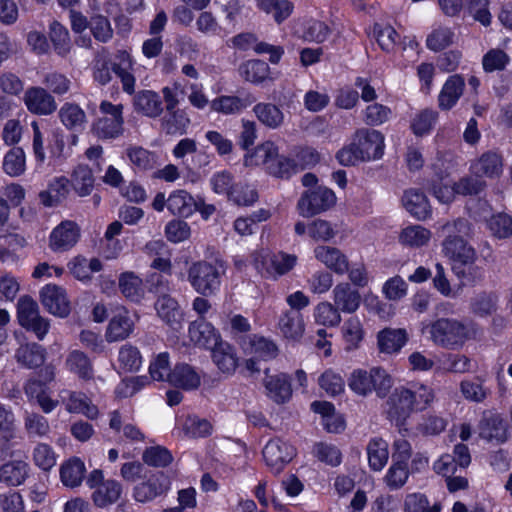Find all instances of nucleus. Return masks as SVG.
Instances as JSON below:
<instances>
[{
	"instance_id": "nucleus-36",
	"label": "nucleus",
	"mask_w": 512,
	"mask_h": 512,
	"mask_svg": "<svg viewBox=\"0 0 512 512\" xmlns=\"http://www.w3.org/2000/svg\"><path fill=\"white\" fill-rule=\"evenodd\" d=\"M122 491L120 482L114 479H107L105 483L93 491L91 498L95 506L107 508L120 499Z\"/></svg>"
},
{
	"instance_id": "nucleus-34",
	"label": "nucleus",
	"mask_w": 512,
	"mask_h": 512,
	"mask_svg": "<svg viewBox=\"0 0 512 512\" xmlns=\"http://www.w3.org/2000/svg\"><path fill=\"white\" fill-rule=\"evenodd\" d=\"M60 122L71 131H82L87 123L85 111L76 103L65 102L58 111Z\"/></svg>"
},
{
	"instance_id": "nucleus-27",
	"label": "nucleus",
	"mask_w": 512,
	"mask_h": 512,
	"mask_svg": "<svg viewBox=\"0 0 512 512\" xmlns=\"http://www.w3.org/2000/svg\"><path fill=\"white\" fill-rule=\"evenodd\" d=\"M210 350L213 363L222 373L230 375L235 372L238 366V357L232 345L220 339Z\"/></svg>"
},
{
	"instance_id": "nucleus-59",
	"label": "nucleus",
	"mask_w": 512,
	"mask_h": 512,
	"mask_svg": "<svg viewBox=\"0 0 512 512\" xmlns=\"http://www.w3.org/2000/svg\"><path fill=\"white\" fill-rule=\"evenodd\" d=\"M195 26L200 34L208 37H220L224 32L217 17L210 11H202L196 18Z\"/></svg>"
},
{
	"instance_id": "nucleus-52",
	"label": "nucleus",
	"mask_w": 512,
	"mask_h": 512,
	"mask_svg": "<svg viewBox=\"0 0 512 512\" xmlns=\"http://www.w3.org/2000/svg\"><path fill=\"white\" fill-rule=\"evenodd\" d=\"M313 317L317 324L325 327H335L341 322V315L336 306L330 302L318 303L313 310Z\"/></svg>"
},
{
	"instance_id": "nucleus-20",
	"label": "nucleus",
	"mask_w": 512,
	"mask_h": 512,
	"mask_svg": "<svg viewBox=\"0 0 512 512\" xmlns=\"http://www.w3.org/2000/svg\"><path fill=\"white\" fill-rule=\"evenodd\" d=\"M170 489V481L163 473H158L134 487L133 497L137 502L145 503L166 493Z\"/></svg>"
},
{
	"instance_id": "nucleus-11",
	"label": "nucleus",
	"mask_w": 512,
	"mask_h": 512,
	"mask_svg": "<svg viewBox=\"0 0 512 512\" xmlns=\"http://www.w3.org/2000/svg\"><path fill=\"white\" fill-rule=\"evenodd\" d=\"M295 456V449L289 443L279 439H271L263 448V458L270 470L277 474Z\"/></svg>"
},
{
	"instance_id": "nucleus-21",
	"label": "nucleus",
	"mask_w": 512,
	"mask_h": 512,
	"mask_svg": "<svg viewBox=\"0 0 512 512\" xmlns=\"http://www.w3.org/2000/svg\"><path fill=\"white\" fill-rule=\"evenodd\" d=\"M334 305L339 312L352 314L358 310L361 304L360 293L352 288L350 283H338L332 290Z\"/></svg>"
},
{
	"instance_id": "nucleus-8",
	"label": "nucleus",
	"mask_w": 512,
	"mask_h": 512,
	"mask_svg": "<svg viewBox=\"0 0 512 512\" xmlns=\"http://www.w3.org/2000/svg\"><path fill=\"white\" fill-rule=\"evenodd\" d=\"M336 203V196L331 189L317 187L305 191L297 203V210L303 217H312L329 210Z\"/></svg>"
},
{
	"instance_id": "nucleus-44",
	"label": "nucleus",
	"mask_w": 512,
	"mask_h": 512,
	"mask_svg": "<svg viewBox=\"0 0 512 512\" xmlns=\"http://www.w3.org/2000/svg\"><path fill=\"white\" fill-rule=\"evenodd\" d=\"M68 268L76 279L89 281L93 273L102 269V263L97 258L87 259L83 256H77L68 263Z\"/></svg>"
},
{
	"instance_id": "nucleus-18",
	"label": "nucleus",
	"mask_w": 512,
	"mask_h": 512,
	"mask_svg": "<svg viewBox=\"0 0 512 512\" xmlns=\"http://www.w3.org/2000/svg\"><path fill=\"white\" fill-rule=\"evenodd\" d=\"M80 229L73 221H63L50 234V248L53 251H66L72 248L79 239Z\"/></svg>"
},
{
	"instance_id": "nucleus-14",
	"label": "nucleus",
	"mask_w": 512,
	"mask_h": 512,
	"mask_svg": "<svg viewBox=\"0 0 512 512\" xmlns=\"http://www.w3.org/2000/svg\"><path fill=\"white\" fill-rule=\"evenodd\" d=\"M278 154V146L273 141L266 140L246 152L243 163L246 167L262 166L268 172L269 167L277 160Z\"/></svg>"
},
{
	"instance_id": "nucleus-54",
	"label": "nucleus",
	"mask_w": 512,
	"mask_h": 512,
	"mask_svg": "<svg viewBox=\"0 0 512 512\" xmlns=\"http://www.w3.org/2000/svg\"><path fill=\"white\" fill-rule=\"evenodd\" d=\"M142 356L139 349L131 344H124L118 352L120 369L125 372H135L142 366Z\"/></svg>"
},
{
	"instance_id": "nucleus-5",
	"label": "nucleus",
	"mask_w": 512,
	"mask_h": 512,
	"mask_svg": "<svg viewBox=\"0 0 512 512\" xmlns=\"http://www.w3.org/2000/svg\"><path fill=\"white\" fill-rule=\"evenodd\" d=\"M392 385L391 376L380 367H372L369 370L356 369L348 378L349 388L359 396H367L375 391L378 397L384 398Z\"/></svg>"
},
{
	"instance_id": "nucleus-16",
	"label": "nucleus",
	"mask_w": 512,
	"mask_h": 512,
	"mask_svg": "<svg viewBox=\"0 0 512 512\" xmlns=\"http://www.w3.org/2000/svg\"><path fill=\"white\" fill-rule=\"evenodd\" d=\"M154 307L159 318L170 328L179 330L182 327L183 312L175 298L166 293L159 295Z\"/></svg>"
},
{
	"instance_id": "nucleus-49",
	"label": "nucleus",
	"mask_w": 512,
	"mask_h": 512,
	"mask_svg": "<svg viewBox=\"0 0 512 512\" xmlns=\"http://www.w3.org/2000/svg\"><path fill=\"white\" fill-rule=\"evenodd\" d=\"M49 37L53 44L54 51L61 57H66L72 48L69 32L65 26L58 21L50 24Z\"/></svg>"
},
{
	"instance_id": "nucleus-60",
	"label": "nucleus",
	"mask_w": 512,
	"mask_h": 512,
	"mask_svg": "<svg viewBox=\"0 0 512 512\" xmlns=\"http://www.w3.org/2000/svg\"><path fill=\"white\" fill-rule=\"evenodd\" d=\"M228 199L239 206H250L258 200V193L253 185L238 182L234 184Z\"/></svg>"
},
{
	"instance_id": "nucleus-12",
	"label": "nucleus",
	"mask_w": 512,
	"mask_h": 512,
	"mask_svg": "<svg viewBox=\"0 0 512 512\" xmlns=\"http://www.w3.org/2000/svg\"><path fill=\"white\" fill-rule=\"evenodd\" d=\"M23 101L32 114L47 116L57 110L55 98L42 87H29L24 93Z\"/></svg>"
},
{
	"instance_id": "nucleus-22",
	"label": "nucleus",
	"mask_w": 512,
	"mask_h": 512,
	"mask_svg": "<svg viewBox=\"0 0 512 512\" xmlns=\"http://www.w3.org/2000/svg\"><path fill=\"white\" fill-rule=\"evenodd\" d=\"M402 204L407 212L417 220H426L432 214L427 196L418 189H408L402 197Z\"/></svg>"
},
{
	"instance_id": "nucleus-29",
	"label": "nucleus",
	"mask_w": 512,
	"mask_h": 512,
	"mask_svg": "<svg viewBox=\"0 0 512 512\" xmlns=\"http://www.w3.org/2000/svg\"><path fill=\"white\" fill-rule=\"evenodd\" d=\"M191 120L185 109L166 110L160 120V128L167 135H183L187 132Z\"/></svg>"
},
{
	"instance_id": "nucleus-4",
	"label": "nucleus",
	"mask_w": 512,
	"mask_h": 512,
	"mask_svg": "<svg viewBox=\"0 0 512 512\" xmlns=\"http://www.w3.org/2000/svg\"><path fill=\"white\" fill-rule=\"evenodd\" d=\"M225 272L226 265L222 260H216L214 263L198 261L189 267L187 279L198 294L208 297L220 290L221 277Z\"/></svg>"
},
{
	"instance_id": "nucleus-32",
	"label": "nucleus",
	"mask_w": 512,
	"mask_h": 512,
	"mask_svg": "<svg viewBox=\"0 0 512 512\" xmlns=\"http://www.w3.org/2000/svg\"><path fill=\"white\" fill-rule=\"evenodd\" d=\"M116 59L117 62L113 64L112 70L120 78L123 90L132 94L135 91L136 82L132 57L126 51H119Z\"/></svg>"
},
{
	"instance_id": "nucleus-56",
	"label": "nucleus",
	"mask_w": 512,
	"mask_h": 512,
	"mask_svg": "<svg viewBox=\"0 0 512 512\" xmlns=\"http://www.w3.org/2000/svg\"><path fill=\"white\" fill-rule=\"evenodd\" d=\"M24 428L29 437L44 438L51 431L48 419L35 412H26L24 416Z\"/></svg>"
},
{
	"instance_id": "nucleus-43",
	"label": "nucleus",
	"mask_w": 512,
	"mask_h": 512,
	"mask_svg": "<svg viewBox=\"0 0 512 512\" xmlns=\"http://www.w3.org/2000/svg\"><path fill=\"white\" fill-rule=\"evenodd\" d=\"M45 349L36 343L21 345L15 354L19 364L26 368H37L45 361Z\"/></svg>"
},
{
	"instance_id": "nucleus-23",
	"label": "nucleus",
	"mask_w": 512,
	"mask_h": 512,
	"mask_svg": "<svg viewBox=\"0 0 512 512\" xmlns=\"http://www.w3.org/2000/svg\"><path fill=\"white\" fill-rule=\"evenodd\" d=\"M277 328L284 338L298 341L305 332L303 314L296 310L283 311L279 316Z\"/></svg>"
},
{
	"instance_id": "nucleus-45",
	"label": "nucleus",
	"mask_w": 512,
	"mask_h": 512,
	"mask_svg": "<svg viewBox=\"0 0 512 512\" xmlns=\"http://www.w3.org/2000/svg\"><path fill=\"white\" fill-rule=\"evenodd\" d=\"M66 368L79 378L89 380L93 377V366L88 356L79 350L71 351L66 360Z\"/></svg>"
},
{
	"instance_id": "nucleus-64",
	"label": "nucleus",
	"mask_w": 512,
	"mask_h": 512,
	"mask_svg": "<svg viewBox=\"0 0 512 512\" xmlns=\"http://www.w3.org/2000/svg\"><path fill=\"white\" fill-rule=\"evenodd\" d=\"M510 62L509 55L502 49H490L482 58V66L485 72L501 71Z\"/></svg>"
},
{
	"instance_id": "nucleus-47",
	"label": "nucleus",
	"mask_w": 512,
	"mask_h": 512,
	"mask_svg": "<svg viewBox=\"0 0 512 512\" xmlns=\"http://www.w3.org/2000/svg\"><path fill=\"white\" fill-rule=\"evenodd\" d=\"M29 466L24 461H10L0 468V482L9 486H18L28 475Z\"/></svg>"
},
{
	"instance_id": "nucleus-9",
	"label": "nucleus",
	"mask_w": 512,
	"mask_h": 512,
	"mask_svg": "<svg viewBox=\"0 0 512 512\" xmlns=\"http://www.w3.org/2000/svg\"><path fill=\"white\" fill-rule=\"evenodd\" d=\"M414 412L411 402L410 388L399 386L393 390L386 401L388 418L397 426L404 424L405 420Z\"/></svg>"
},
{
	"instance_id": "nucleus-25",
	"label": "nucleus",
	"mask_w": 512,
	"mask_h": 512,
	"mask_svg": "<svg viewBox=\"0 0 512 512\" xmlns=\"http://www.w3.org/2000/svg\"><path fill=\"white\" fill-rule=\"evenodd\" d=\"M188 335L195 345L206 349H211L221 339L217 330L204 320L190 323Z\"/></svg>"
},
{
	"instance_id": "nucleus-3",
	"label": "nucleus",
	"mask_w": 512,
	"mask_h": 512,
	"mask_svg": "<svg viewBox=\"0 0 512 512\" xmlns=\"http://www.w3.org/2000/svg\"><path fill=\"white\" fill-rule=\"evenodd\" d=\"M384 136L377 130L361 129L353 142L338 151L336 157L344 166L355 165L360 161L379 159L384 153Z\"/></svg>"
},
{
	"instance_id": "nucleus-1",
	"label": "nucleus",
	"mask_w": 512,
	"mask_h": 512,
	"mask_svg": "<svg viewBox=\"0 0 512 512\" xmlns=\"http://www.w3.org/2000/svg\"><path fill=\"white\" fill-rule=\"evenodd\" d=\"M446 238L442 243V252L450 260L455 276L464 283H472L483 277V269L477 265V253L464 239L470 233L467 220L457 219L442 227Z\"/></svg>"
},
{
	"instance_id": "nucleus-51",
	"label": "nucleus",
	"mask_w": 512,
	"mask_h": 512,
	"mask_svg": "<svg viewBox=\"0 0 512 512\" xmlns=\"http://www.w3.org/2000/svg\"><path fill=\"white\" fill-rule=\"evenodd\" d=\"M70 184L78 196L89 195L94 187L91 169L85 165H78L72 173Z\"/></svg>"
},
{
	"instance_id": "nucleus-7",
	"label": "nucleus",
	"mask_w": 512,
	"mask_h": 512,
	"mask_svg": "<svg viewBox=\"0 0 512 512\" xmlns=\"http://www.w3.org/2000/svg\"><path fill=\"white\" fill-rule=\"evenodd\" d=\"M102 116L92 124V132L100 139H115L123 133V106L109 101L100 104Z\"/></svg>"
},
{
	"instance_id": "nucleus-61",
	"label": "nucleus",
	"mask_w": 512,
	"mask_h": 512,
	"mask_svg": "<svg viewBox=\"0 0 512 512\" xmlns=\"http://www.w3.org/2000/svg\"><path fill=\"white\" fill-rule=\"evenodd\" d=\"M438 119V112L433 109H424L415 114L411 122V129L416 136H423L431 132Z\"/></svg>"
},
{
	"instance_id": "nucleus-35",
	"label": "nucleus",
	"mask_w": 512,
	"mask_h": 512,
	"mask_svg": "<svg viewBox=\"0 0 512 512\" xmlns=\"http://www.w3.org/2000/svg\"><path fill=\"white\" fill-rule=\"evenodd\" d=\"M86 473L84 462L78 457L64 461L60 466V479L64 486L76 488L81 485Z\"/></svg>"
},
{
	"instance_id": "nucleus-17",
	"label": "nucleus",
	"mask_w": 512,
	"mask_h": 512,
	"mask_svg": "<svg viewBox=\"0 0 512 512\" xmlns=\"http://www.w3.org/2000/svg\"><path fill=\"white\" fill-rule=\"evenodd\" d=\"M60 397L69 413L83 414L91 420L99 415L97 406L82 392L63 390L60 392Z\"/></svg>"
},
{
	"instance_id": "nucleus-33",
	"label": "nucleus",
	"mask_w": 512,
	"mask_h": 512,
	"mask_svg": "<svg viewBox=\"0 0 512 512\" xmlns=\"http://www.w3.org/2000/svg\"><path fill=\"white\" fill-rule=\"evenodd\" d=\"M479 436L489 442L503 443L508 438L507 424L498 415L484 418L479 424Z\"/></svg>"
},
{
	"instance_id": "nucleus-62",
	"label": "nucleus",
	"mask_w": 512,
	"mask_h": 512,
	"mask_svg": "<svg viewBox=\"0 0 512 512\" xmlns=\"http://www.w3.org/2000/svg\"><path fill=\"white\" fill-rule=\"evenodd\" d=\"M440 503L430 505L428 498L421 493L408 494L404 502L405 512H441Z\"/></svg>"
},
{
	"instance_id": "nucleus-55",
	"label": "nucleus",
	"mask_w": 512,
	"mask_h": 512,
	"mask_svg": "<svg viewBox=\"0 0 512 512\" xmlns=\"http://www.w3.org/2000/svg\"><path fill=\"white\" fill-rule=\"evenodd\" d=\"M408 388H410L411 402L414 411L427 409L435 400L433 388L423 383H412Z\"/></svg>"
},
{
	"instance_id": "nucleus-10",
	"label": "nucleus",
	"mask_w": 512,
	"mask_h": 512,
	"mask_svg": "<svg viewBox=\"0 0 512 512\" xmlns=\"http://www.w3.org/2000/svg\"><path fill=\"white\" fill-rule=\"evenodd\" d=\"M135 322L134 316L125 307H118L106 327V341L113 343L129 338L134 331Z\"/></svg>"
},
{
	"instance_id": "nucleus-46",
	"label": "nucleus",
	"mask_w": 512,
	"mask_h": 512,
	"mask_svg": "<svg viewBox=\"0 0 512 512\" xmlns=\"http://www.w3.org/2000/svg\"><path fill=\"white\" fill-rule=\"evenodd\" d=\"M119 288L121 293L133 302H139L145 295L143 282L133 272H124L119 277Z\"/></svg>"
},
{
	"instance_id": "nucleus-2",
	"label": "nucleus",
	"mask_w": 512,
	"mask_h": 512,
	"mask_svg": "<svg viewBox=\"0 0 512 512\" xmlns=\"http://www.w3.org/2000/svg\"><path fill=\"white\" fill-rule=\"evenodd\" d=\"M421 333L436 346L458 350L475 337L476 329L473 325L455 318H438L434 321L422 322Z\"/></svg>"
},
{
	"instance_id": "nucleus-6",
	"label": "nucleus",
	"mask_w": 512,
	"mask_h": 512,
	"mask_svg": "<svg viewBox=\"0 0 512 512\" xmlns=\"http://www.w3.org/2000/svg\"><path fill=\"white\" fill-rule=\"evenodd\" d=\"M255 269L262 275L278 279L289 273L297 264V256L285 252L264 253L255 252L252 255Z\"/></svg>"
},
{
	"instance_id": "nucleus-58",
	"label": "nucleus",
	"mask_w": 512,
	"mask_h": 512,
	"mask_svg": "<svg viewBox=\"0 0 512 512\" xmlns=\"http://www.w3.org/2000/svg\"><path fill=\"white\" fill-rule=\"evenodd\" d=\"M239 71L245 80L252 83H261L269 75V66L262 60H249L240 66Z\"/></svg>"
},
{
	"instance_id": "nucleus-48",
	"label": "nucleus",
	"mask_w": 512,
	"mask_h": 512,
	"mask_svg": "<svg viewBox=\"0 0 512 512\" xmlns=\"http://www.w3.org/2000/svg\"><path fill=\"white\" fill-rule=\"evenodd\" d=\"M369 466L374 471H381L389 459L388 443L381 438H373L367 445Z\"/></svg>"
},
{
	"instance_id": "nucleus-50",
	"label": "nucleus",
	"mask_w": 512,
	"mask_h": 512,
	"mask_svg": "<svg viewBox=\"0 0 512 512\" xmlns=\"http://www.w3.org/2000/svg\"><path fill=\"white\" fill-rule=\"evenodd\" d=\"M3 171L10 177H19L26 170V155L22 148L10 149L3 158Z\"/></svg>"
},
{
	"instance_id": "nucleus-37",
	"label": "nucleus",
	"mask_w": 512,
	"mask_h": 512,
	"mask_svg": "<svg viewBox=\"0 0 512 512\" xmlns=\"http://www.w3.org/2000/svg\"><path fill=\"white\" fill-rule=\"evenodd\" d=\"M253 113L257 120L269 129H278L284 123L283 111L273 103H257L253 107Z\"/></svg>"
},
{
	"instance_id": "nucleus-26",
	"label": "nucleus",
	"mask_w": 512,
	"mask_h": 512,
	"mask_svg": "<svg viewBox=\"0 0 512 512\" xmlns=\"http://www.w3.org/2000/svg\"><path fill=\"white\" fill-rule=\"evenodd\" d=\"M168 382L175 387L190 391L200 386L201 377L194 367L180 363L175 365L168 374Z\"/></svg>"
},
{
	"instance_id": "nucleus-24",
	"label": "nucleus",
	"mask_w": 512,
	"mask_h": 512,
	"mask_svg": "<svg viewBox=\"0 0 512 512\" xmlns=\"http://www.w3.org/2000/svg\"><path fill=\"white\" fill-rule=\"evenodd\" d=\"M470 169L477 177H498L503 171L502 156L494 151L485 152L472 162Z\"/></svg>"
},
{
	"instance_id": "nucleus-41",
	"label": "nucleus",
	"mask_w": 512,
	"mask_h": 512,
	"mask_svg": "<svg viewBox=\"0 0 512 512\" xmlns=\"http://www.w3.org/2000/svg\"><path fill=\"white\" fill-rule=\"evenodd\" d=\"M264 384L268 396L277 403H284L291 397V385L285 374L266 376Z\"/></svg>"
},
{
	"instance_id": "nucleus-30",
	"label": "nucleus",
	"mask_w": 512,
	"mask_h": 512,
	"mask_svg": "<svg viewBox=\"0 0 512 512\" xmlns=\"http://www.w3.org/2000/svg\"><path fill=\"white\" fill-rule=\"evenodd\" d=\"M134 109L149 118L159 117L163 112L160 96L152 90H142L134 96Z\"/></svg>"
},
{
	"instance_id": "nucleus-13",
	"label": "nucleus",
	"mask_w": 512,
	"mask_h": 512,
	"mask_svg": "<svg viewBox=\"0 0 512 512\" xmlns=\"http://www.w3.org/2000/svg\"><path fill=\"white\" fill-rule=\"evenodd\" d=\"M40 300L47 311L55 316L64 318L70 313L66 291L60 286L45 285L40 291Z\"/></svg>"
},
{
	"instance_id": "nucleus-31",
	"label": "nucleus",
	"mask_w": 512,
	"mask_h": 512,
	"mask_svg": "<svg viewBox=\"0 0 512 512\" xmlns=\"http://www.w3.org/2000/svg\"><path fill=\"white\" fill-rule=\"evenodd\" d=\"M465 87L464 79L459 75L450 76L444 83L439 96L438 105L442 110L452 109L462 96Z\"/></svg>"
},
{
	"instance_id": "nucleus-39",
	"label": "nucleus",
	"mask_w": 512,
	"mask_h": 512,
	"mask_svg": "<svg viewBox=\"0 0 512 512\" xmlns=\"http://www.w3.org/2000/svg\"><path fill=\"white\" fill-rule=\"evenodd\" d=\"M432 237L429 229L421 225H409L404 227L399 233V243L407 248H421L426 246Z\"/></svg>"
},
{
	"instance_id": "nucleus-42",
	"label": "nucleus",
	"mask_w": 512,
	"mask_h": 512,
	"mask_svg": "<svg viewBox=\"0 0 512 512\" xmlns=\"http://www.w3.org/2000/svg\"><path fill=\"white\" fill-rule=\"evenodd\" d=\"M195 207L196 200L185 190H175L167 198V208L174 215L189 217Z\"/></svg>"
},
{
	"instance_id": "nucleus-19",
	"label": "nucleus",
	"mask_w": 512,
	"mask_h": 512,
	"mask_svg": "<svg viewBox=\"0 0 512 512\" xmlns=\"http://www.w3.org/2000/svg\"><path fill=\"white\" fill-rule=\"evenodd\" d=\"M70 192V180L65 176H56L48 181L47 188L38 194L40 203L46 208L60 205Z\"/></svg>"
},
{
	"instance_id": "nucleus-38",
	"label": "nucleus",
	"mask_w": 512,
	"mask_h": 512,
	"mask_svg": "<svg viewBox=\"0 0 512 512\" xmlns=\"http://www.w3.org/2000/svg\"><path fill=\"white\" fill-rule=\"evenodd\" d=\"M341 334L346 351L357 350L365 336L361 320L357 316L349 317L341 327Z\"/></svg>"
},
{
	"instance_id": "nucleus-57",
	"label": "nucleus",
	"mask_w": 512,
	"mask_h": 512,
	"mask_svg": "<svg viewBox=\"0 0 512 512\" xmlns=\"http://www.w3.org/2000/svg\"><path fill=\"white\" fill-rule=\"evenodd\" d=\"M32 460L39 469L50 471L57 463V454L50 445L39 442L33 448Z\"/></svg>"
},
{
	"instance_id": "nucleus-63",
	"label": "nucleus",
	"mask_w": 512,
	"mask_h": 512,
	"mask_svg": "<svg viewBox=\"0 0 512 512\" xmlns=\"http://www.w3.org/2000/svg\"><path fill=\"white\" fill-rule=\"evenodd\" d=\"M130 163L138 170H148L155 164V155L140 146H131L126 149Z\"/></svg>"
},
{
	"instance_id": "nucleus-53",
	"label": "nucleus",
	"mask_w": 512,
	"mask_h": 512,
	"mask_svg": "<svg viewBox=\"0 0 512 512\" xmlns=\"http://www.w3.org/2000/svg\"><path fill=\"white\" fill-rule=\"evenodd\" d=\"M409 478L407 464L402 461H394L383 477V482L390 490L401 489Z\"/></svg>"
},
{
	"instance_id": "nucleus-40",
	"label": "nucleus",
	"mask_w": 512,
	"mask_h": 512,
	"mask_svg": "<svg viewBox=\"0 0 512 512\" xmlns=\"http://www.w3.org/2000/svg\"><path fill=\"white\" fill-rule=\"evenodd\" d=\"M379 350L383 353H397L406 344L408 337L404 329L386 328L377 336Z\"/></svg>"
},
{
	"instance_id": "nucleus-28",
	"label": "nucleus",
	"mask_w": 512,
	"mask_h": 512,
	"mask_svg": "<svg viewBox=\"0 0 512 512\" xmlns=\"http://www.w3.org/2000/svg\"><path fill=\"white\" fill-rule=\"evenodd\" d=\"M254 102L255 98L251 95L245 97L222 95L211 101L210 108L212 111L223 115H235L241 113Z\"/></svg>"
},
{
	"instance_id": "nucleus-15",
	"label": "nucleus",
	"mask_w": 512,
	"mask_h": 512,
	"mask_svg": "<svg viewBox=\"0 0 512 512\" xmlns=\"http://www.w3.org/2000/svg\"><path fill=\"white\" fill-rule=\"evenodd\" d=\"M314 256L337 275H344L349 270L348 257L337 247L319 245L314 249Z\"/></svg>"
}]
</instances>
